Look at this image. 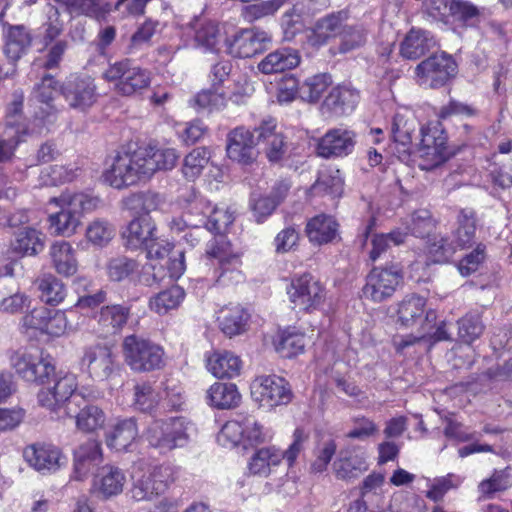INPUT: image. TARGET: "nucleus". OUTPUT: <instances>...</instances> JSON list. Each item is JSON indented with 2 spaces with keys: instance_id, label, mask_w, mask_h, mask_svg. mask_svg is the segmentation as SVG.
I'll use <instances>...</instances> for the list:
<instances>
[{
  "instance_id": "obj_1",
  "label": "nucleus",
  "mask_w": 512,
  "mask_h": 512,
  "mask_svg": "<svg viewBox=\"0 0 512 512\" xmlns=\"http://www.w3.org/2000/svg\"><path fill=\"white\" fill-rule=\"evenodd\" d=\"M178 159L176 149L167 147L146 146L121 151L103 172V179L110 186L121 189L148 180L158 171L173 169Z\"/></svg>"
},
{
  "instance_id": "obj_2",
  "label": "nucleus",
  "mask_w": 512,
  "mask_h": 512,
  "mask_svg": "<svg viewBox=\"0 0 512 512\" xmlns=\"http://www.w3.org/2000/svg\"><path fill=\"white\" fill-rule=\"evenodd\" d=\"M476 233V215L472 209H462L450 237L436 236L427 246V257L433 263L448 262L457 250L471 246Z\"/></svg>"
},
{
  "instance_id": "obj_3",
  "label": "nucleus",
  "mask_w": 512,
  "mask_h": 512,
  "mask_svg": "<svg viewBox=\"0 0 512 512\" xmlns=\"http://www.w3.org/2000/svg\"><path fill=\"white\" fill-rule=\"evenodd\" d=\"M50 202L60 208L49 216L50 229L57 235L71 236L80 224L82 213L96 209L100 200L85 193L65 192Z\"/></svg>"
},
{
  "instance_id": "obj_4",
  "label": "nucleus",
  "mask_w": 512,
  "mask_h": 512,
  "mask_svg": "<svg viewBox=\"0 0 512 512\" xmlns=\"http://www.w3.org/2000/svg\"><path fill=\"white\" fill-rule=\"evenodd\" d=\"M102 77L112 84L113 91L121 96L141 94L151 83V73L129 59L110 64Z\"/></svg>"
},
{
  "instance_id": "obj_5",
  "label": "nucleus",
  "mask_w": 512,
  "mask_h": 512,
  "mask_svg": "<svg viewBox=\"0 0 512 512\" xmlns=\"http://www.w3.org/2000/svg\"><path fill=\"white\" fill-rule=\"evenodd\" d=\"M272 439V433L264 429L253 416L226 422L217 435V442L227 448L242 446L247 448Z\"/></svg>"
},
{
  "instance_id": "obj_6",
  "label": "nucleus",
  "mask_w": 512,
  "mask_h": 512,
  "mask_svg": "<svg viewBox=\"0 0 512 512\" xmlns=\"http://www.w3.org/2000/svg\"><path fill=\"white\" fill-rule=\"evenodd\" d=\"M126 364L135 372H151L164 367L163 348L137 335L126 336L122 343Z\"/></svg>"
},
{
  "instance_id": "obj_7",
  "label": "nucleus",
  "mask_w": 512,
  "mask_h": 512,
  "mask_svg": "<svg viewBox=\"0 0 512 512\" xmlns=\"http://www.w3.org/2000/svg\"><path fill=\"white\" fill-rule=\"evenodd\" d=\"M189 428L190 422L183 417L155 420L147 428L145 437L151 446L167 452L187 443Z\"/></svg>"
},
{
  "instance_id": "obj_8",
  "label": "nucleus",
  "mask_w": 512,
  "mask_h": 512,
  "mask_svg": "<svg viewBox=\"0 0 512 512\" xmlns=\"http://www.w3.org/2000/svg\"><path fill=\"white\" fill-rule=\"evenodd\" d=\"M404 274L399 264L373 268L366 277L362 288L365 299L381 303L390 299L402 285Z\"/></svg>"
},
{
  "instance_id": "obj_9",
  "label": "nucleus",
  "mask_w": 512,
  "mask_h": 512,
  "mask_svg": "<svg viewBox=\"0 0 512 512\" xmlns=\"http://www.w3.org/2000/svg\"><path fill=\"white\" fill-rule=\"evenodd\" d=\"M206 254L210 258L218 260L220 273L217 282L221 285H233L244 281L245 276L241 270L242 254L233 251L230 243L224 237L210 241Z\"/></svg>"
},
{
  "instance_id": "obj_10",
  "label": "nucleus",
  "mask_w": 512,
  "mask_h": 512,
  "mask_svg": "<svg viewBox=\"0 0 512 512\" xmlns=\"http://www.w3.org/2000/svg\"><path fill=\"white\" fill-rule=\"evenodd\" d=\"M251 395L260 407L272 409L291 402L293 393L289 383L277 375H262L251 383Z\"/></svg>"
},
{
  "instance_id": "obj_11",
  "label": "nucleus",
  "mask_w": 512,
  "mask_h": 512,
  "mask_svg": "<svg viewBox=\"0 0 512 512\" xmlns=\"http://www.w3.org/2000/svg\"><path fill=\"white\" fill-rule=\"evenodd\" d=\"M287 293L294 308L306 312L319 309L326 298L324 286L310 274L293 279Z\"/></svg>"
},
{
  "instance_id": "obj_12",
  "label": "nucleus",
  "mask_w": 512,
  "mask_h": 512,
  "mask_svg": "<svg viewBox=\"0 0 512 512\" xmlns=\"http://www.w3.org/2000/svg\"><path fill=\"white\" fill-rule=\"evenodd\" d=\"M79 363L83 372L98 381L108 379L117 366L112 349L101 343L84 346Z\"/></svg>"
},
{
  "instance_id": "obj_13",
  "label": "nucleus",
  "mask_w": 512,
  "mask_h": 512,
  "mask_svg": "<svg viewBox=\"0 0 512 512\" xmlns=\"http://www.w3.org/2000/svg\"><path fill=\"white\" fill-rule=\"evenodd\" d=\"M456 72V62L446 53L432 55L418 64L415 70L418 83L431 88L445 85Z\"/></svg>"
},
{
  "instance_id": "obj_14",
  "label": "nucleus",
  "mask_w": 512,
  "mask_h": 512,
  "mask_svg": "<svg viewBox=\"0 0 512 512\" xmlns=\"http://www.w3.org/2000/svg\"><path fill=\"white\" fill-rule=\"evenodd\" d=\"M23 458L31 468L43 475L55 473L67 463V458L59 447L46 443L26 446Z\"/></svg>"
},
{
  "instance_id": "obj_15",
  "label": "nucleus",
  "mask_w": 512,
  "mask_h": 512,
  "mask_svg": "<svg viewBox=\"0 0 512 512\" xmlns=\"http://www.w3.org/2000/svg\"><path fill=\"white\" fill-rule=\"evenodd\" d=\"M60 93L72 109L85 111L97 98L94 79L88 75H71L60 86Z\"/></svg>"
},
{
  "instance_id": "obj_16",
  "label": "nucleus",
  "mask_w": 512,
  "mask_h": 512,
  "mask_svg": "<svg viewBox=\"0 0 512 512\" xmlns=\"http://www.w3.org/2000/svg\"><path fill=\"white\" fill-rule=\"evenodd\" d=\"M420 147L421 157L430 161V166H438L443 163L446 156V141L442 124L439 121H431L420 129Z\"/></svg>"
},
{
  "instance_id": "obj_17",
  "label": "nucleus",
  "mask_w": 512,
  "mask_h": 512,
  "mask_svg": "<svg viewBox=\"0 0 512 512\" xmlns=\"http://www.w3.org/2000/svg\"><path fill=\"white\" fill-rule=\"evenodd\" d=\"M258 143L255 129L251 131L243 126L236 127L227 136V155L238 163L250 164L257 157L256 145Z\"/></svg>"
},
{
  "instance_id": "obj_18",
  "label": "nucleus",
  "mask_w": 512,
  "mask_h": 512,
  "mask_svg": "<svg viewBox=\"0 0 512 512\" xmlns=\"http://www.w3.org/2000/svg\"><path fill=\"white\" fill-rule=\"evenodd\" d=\"M426 299L418 295L406 296L398 305V323L404 328H414L420 325L421 330L436 320L433 310L425 311Z\"/></svg>"
},
{
  "instance_id": "obj_19",
  "label": "nucleus",
  "mask_w": 512,
  "mask_h": 512,
  "mask_svg": "<svg viewBox=\"0 0 512 512\" xmlns=\"http://www.w3.org/2000/svg\"><path fill=\"white\" fill-rule=\"evenodd\" d=\"M170 481V469L167 466H156L137 478L130 490L135 501H148L162 493Z\"/></svg>"
},
{
  "instance_id": "obj_20",
  "label": "nucleus",
  "mask_w": 512,
  "mask_h": 512,
  "mask_svg": "<svg viewBox=\"0 0 512 512\" xmlns=\"http://www.w3.org/2000/svg\"><path fill=\"white\" fill-rule=\"evenodd\" d=\"M77 387V376L73 373H65L59 376L52 386L41 388L38 393V402L42 407L57 412L76 392Z\"/></svg>"
},
{
  "instance_id": "obj_21",
  "label": "nucleus",
  "mask_w": 512,
  "mask_h": 512,
  "mask_svg": "<svg viewBox=\"0 0 512 512\" xmlns=\"http://www.w3.org/2000/svg\"><path fill=\"white\" fill-rule=\"evenodd\" d=\"M126 483L125 473L117 466L106 464L93 476L91 493L107 500L122 493Z\"/></svg>"
},
{
  "instance_id": "obj_22",
  "label": "nucleus",
  "mask_w": 512,
  "mask_h": 512,
  "mask_svg": "<svg viewBox=\"0 0 512 512\" xmlns=\"http://www.w3.org/2000/svg\"><path fill=\"white\" fill-rule=\"evenodd\" d=\"M271 36L259 29H243L239 31L228 45V53L239 58H249L262 52Z\"/></svg>"
},
{
  "instance_id": "obj_23",
  "label": "nucleus",
  "mask_w": 512,
  "mask_h": 512,
  "mask_svg": "<svg viewBox=\"0 0 512 512\" xmlns=\"http://www.w3.org/2000/svg\"><path fill=\"white\" fill-rule=\"evenodd\" d=\"M355 146V134L344 128L327 131L317 144V154L323 158L343 157L352 153Z\"/></svg>"
},
{
  "instance_id": "obj_24",
  "label": "nucleus",
  "mask_w": 512,
  "mask_h": 512,
  "mask_svg": "<svg viewBox=\"0 0 512 512\" xmlns=\"http://www.w3.org/2000/svg\"><path fill=\"white\" fill-rule=\"evenodd\" d=\"M24 96L22 93L14 94L12 102L7 107L6 124L9 129L14 130L18 138L28 135L40 134L43 131L44 124L40 119L39 113L35 112L33 121H27L22 115Z\"/></svg>"
},
{
  "instance_id": "obj_25",
  "label": "nucleus",
  "mask_w": 512,
  "mask_h": 512,
  "mask_svg": "<svg viewBox=\"0 0 512 512\" xmlns=\"http://www.w3.org/2000/svg\"><path fill=\"white\" fill-rule=\"evenodd\" d=\"M257 140L264 144V152L270 162H279L285 156L288 143L282 132L277 131L274 119L263 120L255 127Z\"/></svg>"
},
{
  "instance_id": "obj_26",
  "label": "nucleus",
  "mask_w": 512,
  "mask_h": 512,
  "mask_svg": "<svg viewBox=\"0 0 512 512\" xmlns=\"http://www.w3.org/2000/svg\"><path fill=\"white\" fill-rule=\"evenodd\" d=\"M156 231V224L151 217H136L122 232L123 244L129 250L145 249L155 240Z\"/></svg>"
},
{
  "instance_id": "obj_27",
  "label": "nucleus",
  "mask_w": 512,
  "mask_h": 512,
  "mask_svg": "<svg viewBox=\"0 0 512 512\" xmlns=\"http://www.w3.org/2000/svg\"><path fill=\"white\" fill-rule=\"evenodd\" d=\"M103 461L101 443L90 439L82 443L74 451L73 478L77 481L85 480L92 468Z\"/></svg>"
},
{
  "instance_id": "obj_28",
  "label": "nucleus",
  "mask_w": 512,
  "mask_h": 512,
  "mask_svg": "<svg viewBox=\"0 0 512 512\" xmlns=\"http://www.w3.org/2000/svg\"><path fill=\"white\" fill-rule=\"evenodd\" d=\"M250 314L240 304H229L217 312L219 329L229 337L243 334L248 327Z\"/></svg>"
},
{
  "instance_id": "obj_29",
  "label": "nucleus",
  "mask_w": 512,
  "mask_h": 512,
  "mask_svg": "<svg viewBox=\"0 0 512 512\" xmlns=\"http://www.w3.org/2000/svg\"><path fill=\"white\" fill-rule=\"evenodd\" d=\"M138 428L133 418L117 419L111 423L105 433L106 445L116 451L127 450L136 440Z\"/></svg>"
},
{
  "instance_id": "obj_30",
  "label": "nucleus",
  "mask_w": 512,
  "mask_h": 512,
  "mask_svg": "<svg viewBox=\"0 0 512 512\" xmlns=\"http://www.w3.org/2000/svg\"><path fill=\"white\" fill-rule=\"evenodd\" d=\"M49 255L52 266L59 275L71 277L77 272L76 251L69 242L64 240L54 242L50 247Z\"/></svg>"
},
{
  "instance_id": "obj_31",
  "label": "nucleus",
  "mask_w": 512,
  "mask_h": 512,
  "mask_svg": "<svg viewBox=\"0 0 512 512\" xmlns=\"http://www.w3.org/2000/svg\"><path fill=\"white\" fill-rule=\"evenodd\" d=\"M336 477L350 480L358 477L368 469L366 457L363 452L355 449L341 451L337 460L333 463Z\"/></svg>"
},
{
  "instance_id": "obj_32",
  "label": "nucleus",
  "mask_w": 512,
  "mask_h": 512,
  "mask_svg": "<svg viewBox=\"0 0 512 512\" xmlns=\"http://www.w3.org/2000/svg\"><path fill=\"white\" fill-rule=\"evenodd\" d=\"M358 101L359 94L355 89L349 86H337L325 98L323 108L335 116H342L351 113Z\"/></svg>"
},
{
  "instance_id": "obj_33",
  "label": "nucleus",
  "mask_w": 512,
  "mask_h": 512,
  "mask_svg": "<svg viewBox=\"0 0 512 512\" xmlns=\"http://www.w3.org/2000/svg\"><path fill=\"white\" fill-rule=\"evenodd\" d=\"M436 46L430 32L422 29H411L401 43L400 53L409 60H416Z\"/></svg>"
},
{
  "instance_id": "obj_34",
  "label": "nucleus",
  "mask_w": 512,
  "mask_h": 512,
  "mask_svg": "<svg viewBox=\"0 0 512 512\" xmlns=\"http://www.w3.org/2000/svg\"><path fill=\"white\" fill-rule=\"evenodd\" d=\"M53 3L71 17L84 15L100 20L110 10L109 5L101 0H53Z\"/></svg>"
},
{
  "instance_id": "obj_35",
  "label": "nucleus",
  "mask_w": 512,
  "mask_h": 512,
  "mask_svg": "<svg viewBox=\"0 0 512 512\" xmlns=\"http://www.w3.org/2000/svg\"><path fill=\"white\" fill-rule=\"evenodd\" d=\"M305 231L311 243L323 245L332 242L336 238L338 223L332 216L319 214L307 222Z\"/></svg>"
},
{
  "instance_id": "obj_36",
  "label": "nucleus",
  "mask_w": 512,
  "mask_h": 512,
  "mask_svg": "<svg viewBox=\"0 0 512 512\" xmlns=\"http://www.w3.org/2000/svg\"><path fill=\"white\" fill-rule=\"evenodd\" d=\"M346 19L347 14L340 11L318 20L308 36L309 43L313 46H321L331 37L341 35L342 25Z\"/></svg>"
},
{
  "instance_id": "obj_37",
  "label": "nucleus",
  "mask_w": 512,
  "mask_h": 512,
  "mask_svg": "<svg viewBox=\"0 0 512 512\" xmlns=\"http://www.w3.org/2000/svg\"><path fill=\"white\" fill-rule=\"evenodd\" d=\"M191 27L194 30V40L196 45L205 52L217 53L220 50V44L223 35L217 24L214 22L197 18Z\"/></svg>"
},
{
  "instance_id": "obj_38",
  "label": "nucleus",
  "mask_w": 512,
  "mask_h": 512,
  "mask_svg": "<svg viewBox=\"0 0 512 512\" xmlns=\"http://www.w3.org/2000/svg\"><path fill=\"white\" fill-rule=\"evenodd\" d=\"M300 55L292 48H281L269 53L259 64L258 69L264 74L284 72L297 67Z\"/></svg>"
},
{
  "instance_id": "obj_39",
  "label": "nucleus",
  "mask_w": 512,
  "mask_h": 512,
  "mask_svg": "<svg viewBox=\"0 0 512 512\" xmlns=\"http://www.w3.org/2000/svg\"><path fill=\"white\" fill-rule=\"evenodd\" d=\"M241 368V359L230 351H215L207 357V369L217 378L236 377Z\"/></svg>"
},
{
  "instance_id": "obj_40",
  "label": "nucleus",
  "mask_w": 512,
  "mask_h": 512,
  "mask_svg": "<svg viewBox=\"0 0 512 512\" xmlns=\"http://www.w3.org/2000/svg\"><path fill=\"white\" fill-rule=\"evenodd\" d=\"M57 92H60V86L51 75H45L33 90L31 100L43 105L39 107L40 111L38 112L43 124L46 119L49 121V118L56 112L52 102Z\"/></svg>"
},
{
  "instance_id": "obj_41",
  "label": "nucleus",
  "mask_w": 512,
  "mask_h": 512,
  "mask_svg": "<svg viewBox=\"0 0 512 512\" xmlns=\"http://www.w3.org/2000/svg\"><path fill=\"white\" fill-rule=\"evenodd\" d=\"M6 56L17 61L29 49L32 43V37L29 31L23 25L9 26L4 34Z\"/></svg>"
},
{
  "instance_id": "obj_42",
  "label": "nucleus",
  "mask_w": 512,
  "mask_h": 512,
  "mask_svg": "<svg viewBox=\"0 0 512 512\" xmlns=\"http://www.w3.org/2000/svg\"><path fill=\"white\" fill-rule=\"evenodd\" d=\"M164 204L165 197L152 190L132 193L123 199L125 209L134 213H145V216L161 209Z\"/></svg>"
},
{
  "instance_id": "obj_43",
  "label": "nucleus",
  "mask_w": 512,
  "mask_h": 512,
  "mask_svg": "<svg viewBox=\"0 0 512 512\" xmlns=\"http://www.w3.org/2000/svg\"><path fill=\"white\" fill-rule=\"evenodd\" d=\"M45 238L39 230L25 227L16 232L12 249L23 256H34L43 251Z\"/></svg>"
},
{
  "instance_id": "obj_44",
  "label": "nucleus",
  "mask_w": 512,
  "mask_h": 512,
  "mask_svg": "<svg viewBox=\"0 0 512 512\" xmlns=\"http://www.w3.org/2000/svg\"><path fill=\"white\" fill-rule=\"evenodd\" d=\"M241 394L233 383L216 382L207 390V403L217 409H231L239 405Z\"/></svg>"
},
{
  "instance_id": "obj_45",
  "label": "nucleus",
  "mask_w": 512,
  "mask_h": 512,
  "mask_svg": "<svg viewBox=\"0 0 512 512\" xmlns=\"http://www.w3.org/2000/svg\"><path fill=\"white\" fill-rule=\"evenodd\" d=\"M130 316V308L122 305L103 306L97 316L98 324L106 334L119 332Z\"/></svg>"
},
{
  "instance_id": "obj_46",
  "label": "nucleus",
  "mask_w": 512,
  "mask_h": 512,
  "mask_svg": "<svg viewBox=\"0 0 512 512\" xmlns=\"http://www.w3.org/2000/svg\"><path fill=\"white\" fill-rule=\"evenodd\" d=\"M311 190L314 195L340 196L343 191V179L340 171L332 166L322 168Z\"/></svg>"
},
{
  "instance_id": "obj_47",
  "label": "nucleus",
  "mask_w": 512,
  "mask_h": 512,
  "mask_svg": "<svg viewBox=\"0 0 512 512\" xmlns=\"http://www.w3.org/2000/svg\"><path fill=\"white\" fill-rule=\"evenodd\" d=\"M282 461V451L275 447H265L257 450L249 462V470L254 475L268 476L273 467Z\"/></svg>"
},
{
  "instance_id": "obj_48",
  "label": "nucleus",
  "mask_w": 512,
  "mask_h": 512,
  "mask_svg": "<svg viewBox=\"0 0 512 512\" xmlns=\"http://www.w3.org/2000/svg\"><path fill=\"white\" fill-rule=\"evenodd\" d=\"M76 428L84 433L102 429L106 422L104 411L97 405L85 404L74 416Z\"/></svg>"
},
{
  "instance_id": "obj_49",
  "label": "nucleus",
  "mask_w": 512,
  "mask_h": 512,
  "mask_svg": "<svg viewBox=\"0 0 512 512\" xmlns=\"http://www.w3.org/2000/svg\"><path fill=\"white\" fill-rule=\"evenodd\" d=\"M184 297V290L180 286L175 285L151 297L149 307L155 313L164 315L178 308Z\"/></svg>"
},
{
  "instance_id": "obj_50",
  "label": "nucleus",
  "mask_w": 512,
  "mask_h": 512,
  "mask_svg": "<svg viewBox=\"0 0 512 512\" xmlns=\"http://www.w3.org/2000/svg\"><path fill=\"white\" fill-rule=\"evenodd\" d=\"M274 344L281 357L291 358L303 352L306 339L303 333L288 329L278 335Z\"/></svg>"
},
{
  "instance_id": "obj_51",
  "label": "nucleus",
  "mask_w": 512,
  "mask_h": 512,
  "mask_svg": "<svg viewBox=\"0 0 512 512\" xmlns=\"http://www.w3.org/2000/svg\"><path fill=\"white\" fill-rule=\"evenodd\" d=\"M417 122L413 114L405 110L395 113L391 126V134L395 142L406 145L411 142Z\"/></svg>"
},
{
  "instance_id": "obj_52",
  "label": "nucleus",
  "mask_w": 512,
  "mask_h": 512,
  "mask_svg": "<svg viewBox=\"0 0 512 512\" xmlns=\"http://www.w3.org/2000/svg\"><path fill=\"white\" fill-rule=\"evenodd\" d=\"M106 271L111 281L121 282L130 279L139 271V263L133 258L119 255L108 261Z\"/></svg>"
},
{
  "instance_id": "obj_53",
  "label": "nucleus",
  "mask_w": 512,
  "mask_h": 512,
  "mask_svg": "<svg viewBox=\"0 0 512 512\" xmlns=\"http://www.w3.org/2000/svg\"><path fill=\"white\" fill-rule=\"evenodd\" d=\"M511 486L512 478L508 470H495L489 478L479 483L478 491L481 497L491 499L495 493L506 491Z\"/></svg>"
},
{
  "instance_id": "obj_54",
  "label": "nucleus",
  "mask_w": 512,
  "mask_h": 512,
  "mask_svg": "<svg viewBox=\"0 0 512 512\" xmlns=\"http://www.w3.org/2000/svg\"><path fill=\"white\" fill-rule=\"evenodd\" d=\"M210 152L205 147H197L188 153L183 161L182 172L186 179L194 180L207 166Z\"/></svg>"
},
{
  "instance_id": "obj_55",
  "label": "nucleus",
  "mask_w": 512,
  "mask_h": 512,
  "mask_svg": "<svg viewBox=\"0 0 512 512\" xmlns=\"http://www.w3.org/2000/svg\"><path fill=\"white\" fill-rule=\"evenodd\" d=\"M332 79L329 74H316L307 78L299 88L301 98L308 102H316L331 85Z\"/></svg>"
},
{
  "instance_id": "obj_56",
  "label": "nucleus",
  "mask_w": 512,
  "mask_h": 512,
  "mask_svg": "<svg viewBox=\"0 0 512 512\" xmlns=\"http://www.w3.org/2000/svg\"><path fill=\"white\" fill-rule=\"evenodd\" d=\"M41 299L51 305H58L66 296L64 284L55 276L44 275L39 281Z\"/></svg>"
},
{
  "instance_id": "obj_57",
  "label": "nucleus",
  "mask_w": 512,
  "mask_h": 512,
  "mask_svg": "<svg viewBox=\"0 0 512 512\" xmlns=\"http://www.w3.org/2000/svg\"><path fill=\"white\" fill-rule=\"evenodd\" d=\"M367 29L362 24L344 26L341 31L339 51L348 53L362 47L367 40Z\"/></svg>"
},
{
  "instance_id": "obj_58",
  "label": "nucleus",
  "mask_w": 512,
  "mask_h": 512,
  "mask_svg": "<svg viewBox=\"0 0 512 512\" xmlns=\"http://www.w3.org/2000/svg\"><path fill=\"white\" fill-rule=\"evenodd\" d=\"M115 236V227L104 219H95L86 228V238L97 246L107 245Z\"/></svg>"
},
{
  "instance_id": "obj_59",
  "label": "nucleus",
  "mask_w": 512,
  "mask_h": 512,
  "mask_svg": "<svg viewBox=\"0 0 512 512\" xmlns=\"http://www.w3.org/2000/svg\"><path fill=\"white\" fill-rule=\"evenodd\" d=\"M288 0H267L247 5L243 9L244 18L253 22L274 15L279 9L286 7Z\"/></svg>"
},
{
  "instance_id": "obj_60",
  "label": "nucleus",
  "mask_w": 512,
  "mask_h": 512,
  "mask_svg": "<svg viewBox=\"0 0 512 512\" xmlns=\"http://www.w3.org/2000/svg\"><path fill=\"white\" fill-rule=\"evenodd\" d=\"M457 323L458 336L467 344H471L478 339L484 331V325L479 314H466Z\"/></svg>"
},
{
  "instance_id": "obj_61",
  "label": "nucleus",
  "mask_w": 512,
  "mask_h": 512,
  "mask_svg": "<svg viewBox=\"0 0 512 512\" xmlns=\"http://www.w3.org/2000/svg\"><path fill=\"white\" fill-rule=\"evenodd\" d=\"M78 169L73 166L53 165L44 169L40 179L44 185L56 186L70 182L78 175Z\"/></svg>"
},
{
  "instance_id": "obj_62",
  "label": "nucleus",
  "mask_w": 512,
  "mask_h": 512,
  "mask_svg": "<svg viewBox=\"0 0 512 512\" xmlns=\"http://www.w3.org/2000/svg\"><path fill=\"white\" fill-rule=\"evenodd\" d=\"M234 221V215L226 208L213 207L208 212L206 220H201L203 227L214 233H222Z\"/></svg>"
},
{
  "instance_id": "obj_63",
  "label": "nucleus",
  "mask_w": 512,
  "mask_h": 512,
  "mask_svg": "<svg viewBox=\"0 0 512 512\" xmlns=\"http://www.w3.org/2000/svg\"><path fill=\"white\" fill-rule=\"evenodd\" d=\"M406 229L416 237H424L434 228V222L428 210L420 209L409 216Z\"/></svg>"
},
{
  "instance_id": "obj_64",
  "label": "nucleus",
  "mask_w": 512,
  "mask_h": 512,
  "mask_svg": "<svg viewBox=\"0 0 512 512\" xmlns=\"http://www.w3.org/2000/svg\"><path fill=\"white\" fill-rule=\"evenodd\" d=\"M159 402L158 393L147 383H138L134 386V406L143 412H151Z\"/></svg>"
}]
</instances>
